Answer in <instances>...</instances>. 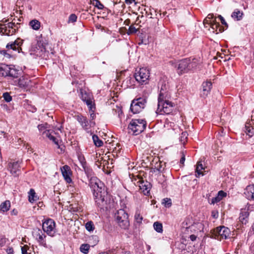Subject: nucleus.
<instances>
[{"mask_svg": "<svg viewBox=\"0 0 254 254\" xmlns=\"http://www.w3.org/2000/svg\"><path fill=\"white\" fill-rule=\"evenodd\" d=\"M89 179V186L93 191V195L96 203L101 208H107L109 196L105 189L104 185L96 177Z\"/></svg>", "mask_w": 254, "mask_h": 254, "instance_id": "obj_1", "label": "nucleus"}, {"mask_svg": "<svg viewBox=\"0 0 254 254\" xmlns=\"http://www.w3.org/2000/svg\"><path fill=\"white\" fill-rule=\"evenodd\" d=\"M166 89L165 85L161 88L158 99L157 114H170L175 109V104L170 100L171 94Z\"/></svg>", "mask_w": 254, "mask_h": 254, "instance_id": "obj_2", "label": "nucleus"}, {"mask_svg": "<svg viewBox=\"0 0 254 254\" xmlns=\"http://www.w3.org/2000/svg\"><path fill=\"white\" fill-rule=\"evenodd\" d=\"M189 63L190 61L188 59L178 61L172 60L169 62L170 65L176 69L177 72L179 75L188 72L190 70V65Z\"/></svg>", "mask_w": 254, "mask_h": 254, "instance_id": "obj_3", "label": "nucleus"}, {"mask_svg": "<svg viewBox=\"0 0 254 254\" xmlns=\"http://www.w3.org/2000/svg\"><path fill=\"white\" fill-rule=\"evenodd\" d=\"M30 55L47 59L48 52L46 51V46L41 41H38L37 43L33 44L30 50Z\"/></svg>", "mask_w": 254, "mask_h": 254, "instance_id": "obj_4", "label": "nucleus"}, {"mask_svg": "<svg viewBox=\"0 0 254 254\" xmlns=\"http://www.w3.org/2000/svg\"><path fill=\"white\" fill-rule=\"evenodd\" d=\"M146 122L143 119H132L130 122L128 128L132 133L137 135L145 128Z\"/></svg>", "mask_w": 254, "mask_h": 254, "instance_id": "obj_5", "label": "nucleus"}, {"mask_svg": "<svg viewBox=\"0 0 254 254\" xmlns=\"http://www.w3.org/2000/svg\"><path fill=\"white\" fill-rule=\"evenodd\" d=\"M203 224L198 222L189 225L188 221L185 220L182 224V232L184 234H189L190 233H196L203 231Z\"/></svg>", "mask_w": 254, "mask_h": 254, "instance_id": "obj_6", "label": "nucleus"}, {"mask_svg": "<svg viewBox=\"0 0 254 254\" xmlns=\"http://www.w3.org/2000/svg\"><path fill=\"white\" fill-rule=\"evenodd\" d=\"M115 218L120 227L124 229L128 228L129 222L127 213L124 209H120L115 214Z\"/></svg>", "mask_w": 254, "mask_h": 254, "instance_id": "obj_7", "label": "nucleus"}, {"mask_svg": "<svg viewBox=\"0 0 254 254\" xmlns=\"http://www.w3.org/2000/svg\"><path fill=\"white\" fill-rule=\"evenodd\" d=\"M19 25L11 22L6 24L0 23V34L1 35L11 36L18 30Z\"/></svg>", "mask_w": 254, "mask_h": 254, "instance_id": "obj_8", "label": "nucleus"}, {"mask_svg": "<svg viewBox=\"0 0 254 254\" xmlns=\"http://www.w3.org/2000/svg\"><path fill=\"white\" fill-rule=\"evenodd\" d=\"M136 81L140 84H146L149 81L150 71L147 68H140L134 75Z\"/></svg>", "mask_w": 254, "mask_h": 254, "instance_id": "obj_9", "label": "nucleus"}, {"mask_svg": "<svg viewBox=\"0 0 254 254\" xmlns=\"http://www.w3.org/2000/svg\"><path fill=\"white\" fill-rule=\"evenodd\" d=\"M147 101L145 98H138L134 99L130 105V109L133 114H137L145 107Z\"/></svg>", "mask_w": 254, "mask_h": 254, "instance_id": "obj_10", "label": "nucleus"}, {"mask_svg": "<svg viewBox=\"0 0 254 254\" xmlns=\"http://www.w3.org/2000/svg\"><path fill=\"white\" fill-rule=\"evenodd\" d=\"M42 228L47 235L53 237L56 232V223L52 219H47L43 222Z\"/></svg>", "mask_w": 254, "mask_h": 254, "instance_id": "obj_11", "label": "nucleus"}, {"mask_svg": "<svg viewBox=\"0 0 254 254\" xmlns=\"http://www.w3.org/2000/svg\"><path fill=\"white\" fill-rule=\"evenodd\" d=\"M75 118L80 124L82 128L87 131H88L89 129L95 125V122L91 121L89 123L87 118L81 114L75 116Z\"/></svg>", "mask_w": 254, "mask_h": 254, "instance_id": "obj_12", "label": "nucleus"}, {"mask_svg": "<svg viewBox=\"0 0 254 254\" xmlns=\"http://www.w3.org/2000/svg\"><path fill=\"white\" fill-rule=\"evenodd\" d=\"M9 82L13 85L18 86L19 87L27 90L30 86L31 81L23 76L18 77L17 79L9 81Z\"/></svg>", "mask_w": 254, "mask_h": 254, "instance_id": "obj_13", "label": "nucleus"}, {"mask_svg": "<svg viewBox=\"0 0 254 254\" xmlns=\"http://www.w3.org/2000/svg\"><path fill=\"white\" fill-rule=\"evenodd\" d=\"M33 236L39 244L44 247H47L46 242V236L39 229H35L33 231Z\"/></svg>", "mask_w": 254, "mask_h": 254, "instance_id": "obj_14", "label": "nucleus"}, {"mask_svg": "<svg viewBox=\"0 0 254 254\" xmlns=\"http://www.w3.org/2000/svg\"><path fill=\"white\" fill-rule=\"evenodd\" d=\"M23 40L18 38L14 42L8 43L6 45V48L9 50H12L18 53L22 51L21 46L23 44Z\"/></svg>", "mask_w": 254, "mask_h": 254, "instance_id": "obj_15", "label": "nucleus"}, {"mask_svg": "<svg viewBox=\"0 0 254 254\" xmlns=\"http://www.w3.org/2000/svg\"><path fill=\"white\" fill-rule=\"evenodd\" d=\"M214 234L216 236H220L221 239H226L230 234V230L224 226L217 227L214 230Z\"/></svg>", "mask_w": 254, "mask_h": 254, "instance_id": "obj_16", "label": "nucleus"}, {"mask_svg": "<svg viewBox=\"0 0 254 254\" xmlns=\"http://www.w3.org/2000/svg\"><path fill=\"white\" fill-rule=\"evenodd\" d=\"M38 128L40 131H44L43 133V135L49 138L50 140H52L55 143V144H56L59 148H60L59 140L56 137L52 135L49 130H46L44 131V130L45 129V127L44 125H38Z\"/></svg>", "mask_w": 254, "mask_h": 254, "instance_id": "obj_17", "label": "nucleus"}, {"mask_svg": "<svg viewBox=\"0 0 254 254\" xmlns=\"http://www.w3.org/2000/svg\"><path fill=\"white\" fill-rule=\"evenodd\" d=\"M9 169L11 174L14 177L18 176L20 173L19 161L9 163Z\"/></svg>", "mask_w": 254, "mask_h": 254, "instance_id": "obj_18", "label": "nucleus"}, {"mask_svg": "<svg viewBox=\"0 0 254 254\" xmlns=\"http://www.w3.org/2000/svg\"><path fill=\"white\" fill-rule=\"evenodd\" d=\"M250 204H247L246 208L241 209V211L239 216V220L243 224L246 223V219L248 217L249 215V212H248V210L250 209Z\"/></svg>", "mask_w": 254, "mask_h": 254, "instance_id": "obj_19", "label": "nucleus"}, {"mask_svg": "<svg viewBox=\"0 0 254 254\" xmlns=\"http://www.w3.org/2000/svg\"><path fill=\"white\" fill-rule=\"evenodd\" d=\"M202 86L203 90L201 93V96L203 98H205L210 93L212 88V83L210 81H206L203 82Z\"/></svg>", "mask_w": 254, "mask_h": 254, "instance_id": "obj_20", "label": "nucleus"}, {"mask_svg": "<svg viewBox=\"0 0 254 254\" xmlns=\"http://www.w3.org/2000/svg\"><path fill=\"white\" fill-rule=\"evenodd\" d=\"M7 73V76L10 78L9 81H13L14 79H17L20 75V72L19 70L16 69L13 66L10 65L9 69Z\"/></svg>", "mask_w": 254, "mask_h": 254, "instance_id": "obj_21", "label": "nucleus"}, {"mask_svg": "<svg viewBox=\"0 0 254 254\" xmlns=\"http://www.w3.org/2000/svg\"><path fill=\"white\" fill-rule=\"evenodd\" d=\"M61 169L62 175L65 181L67 183H70L71 182V179L70 177V170L69 167L67 165H64L62 167Z\"/></svg>", "mask_w": 254, "mask_h": 254, "instance_id": "obj_22", "label": "nucleus"}, {"mask_svg": "<svg viewBox=\"0 0 254 254\" xmlns=\"http://www.w3.org/2000/svg\"><path fill=\"white\" fill-rule=\"evenodd\" d=\"M244 193L248 199L254 200V185L247 186Z\"/></svg>", "mask_w": 254, "mask_h": 254, "instance_id": "obj_23", "label": "nucleus"}, {"mask_svg": "<svg viewBox=\"0 0 254 254\" xmlns=\"http://www.w3.org/2000/svg\"><path fill=\"white\" fill-rule=\"evenodd\" d=\"M138 182L139 184V188L141 190L143 191L144 194L146 195L149 193L150 188V184L148 182H144L143 180H141Z\"/></svg>", "mask_w": 254, "mask_h": 254, "instance_id": "obj_24", "label": "nucleus"}, {"mask_svg": "<svg viewBox=\"0 0 254 254\" xmlns=\"http://www.w3.org/2000/svg\"><path fill=\"white\" fill-rule=\"evenodd\" d=\"M226 196V193L222 190H220L218 192L217 196L214 197L211 199V204H215L219 202L224 197Z\"/></svg>", "mask_w": 254, "mask_h": 254, "instance_id": "obj_25", "label": "nucleus"}, {"mask_svg": "<svg viewBox=\"0 0 254 254\" xmlns=\"http://www.w3.org/2000/svg\"><path fill=\"white\" fill-rule=\"evenodd\" d=\"M10 207V202L9 200H5L1 203L0 205V210L3 212L8 211Z\"/></svg>", "mask_w": 254, "mask_h": 254, "instance_id": "obj_26", "label": "nucleus"}, {"mask_svg": "<svg viewBox=\"0 0 254 254\" xmlns=\"http://www.w3.org/2000/svg\"><path fill=\"white\" fill-rule=\"evenodd\" d=\"M29 25L32 27L33 29L35 30H38L40 28L41 23L38 20L33 19L30 21Z\"/></svg>", "mask_w": 254, "mask_h": 254, "instance_id": "obj_27", "label": "nucleus"}, {"mask_svg": "<svg viewBox=\"0 0 254 254\" xmlns=\"http://www.w3.org/2000/svg\"><path fill=\"white\" fill-rule=\"evenodd\" d=\"M9 69V65H2L0 66V75L2 76L6 77L8 75V70Z\"/></svg>", "mask_w": 254, "mask_h": 254, "instance_id": "obj_28", "label": "nucleus"}, {"mask_svg": "<svg viewBox=\"0 0 254 254\" xmlns=\"http://www.w3.org/2000/svg\"><path fill=\"white\" fill-rule=\"evenodd\" d=\"M204 168L203 167V165L200 161H199L197 162L196 167V171L195 172L196 173V174L195 175L196 177H199V176L203 175V173H202L201 171L203 170Z\"/></svg>", "mask_w": 254, "mask_h": 254, "instance_id": "obj_29", "label": "nucleus"}, {"mask_svg": "<svg viewBox=\"0 0 254 254\" xmlns=\"http://www.w3.org/2000/svg\"><path fill=\"white\" fill-rule=\"evenodd\" d=\"M245 132H246V133L249 136H252L254 134V128L251 126V124L247 123L245 125Z\"/></svg>", "mask_w": 254, "mask_h": 254, "instance_id": "obj_30", "label": "nucleus"}, {"mask_svg": "<svg viewBox=\"0 0 254 254\" xmlns=\"http://www.w3.org/2000/svg\"><path fill=\"white\" fill-rule=\"evenodd\" d=\"M28 194L29 201L30 202H33L37 200V197L34 189H31L28 192Z\"/></svg>", "mask_w": 254, "mask_h": 254, "instance_id": "obj_31", "label": "nucleus"}, {"mask_svg": "<svg viewBox=\"0 0 254 254\" xmlns=\"http://www.w3.org/2000/svg\"><path fill=\"white\" fill-rule=\"evenodd\" d=\"M92 139L95 145L97 147H101L103 144V142L102 140L100 139L99 137L96 135L92 136Z\"/></svg>", "mask_w": 254, "mask_h": 254, "instance_id": "obj_32", "label": "nucleus"}, {"mask_svg": "<svg viewBox=\"0 0 254 254\" xmlns=\"http://www.w3.org/2000/svg\"><path fill=\"white\" fill-rule=\"evenodd\" d=\"M243 15V12L239 10L238 9H236L232 14V17L236 19L237 20H240Z\"/></svg>", "mask_w": 254, "mask_h": 254, "instance_id": "obj_33", "label": "nucleus"}, {"mask_svg": "<svg viewBox=\"0 0 254 254\" xmlns=\"http://www.w3.org/2000/svg\"><path fill=\"white\" fill-rule=\"evenodd\" d=\"M82 100L85 102L86 105H87L89 110H91L92 109L95 108L94 105H92V101L91 99L88 98L86 99L84 95H82Z\"/></svg>", "mask_w": 254, "mask_h": 254, "instance_id": "obj_34", "label": "nucleus"}, {"mask_svg": "<svg viewBox=\"0 0 254 254\" xmlns=\"http://www.w3.org/2000/svg\"><path fill=\"white\" fill-rule=\"evenodd\" d=\"M153 228L154 230L158 233H162L163 232V226L162 223L157 221L154 223Z\"/></svg>", "mask_w": 254, "mask_h": 254, "instance_id": "obj_35", "label": "nucleus"}, {"mask_svg": "<svg viewBox=\"0 0 254 254\" xmlns=\"http://www.w3.org/2000/svg\"><path fill=\"white\" fill-rule=\"evenodd\" d=\"M219 23L216 22V18H215L214 19L212 20V22L210 25V27L213 30L212 32L213 33L216 32V33H218L217 29L219 28Z\"/></svg>", "mask_w": 254, "mask_h": 254, "instance_id": "obj_36", "label": "nucleus"}, {"mask_svg": "<svg viewBox=\"0 0 254 254\" xmlns=\"http://www.w3.org/2000/svg\"><path fill=\"white\" fill-rule=\"evenodd\" d=\"M188 59L190 61L189 64L190 65V69L196 67L199 63L197 59L193 58L191 60L190 59Z\"/></svg>", "mask_w": 254, "mask_h": 254, "instance_id": "obj_37", "label": "nucleus"}, {"mask_svg": "<svg viewBox=\"0 0 254 254\" xmlns=\"http://www.w3.org/2000/svg\"><path fill=\"white\" fill-rule=\"evenodd\" d=\"M90 246L88 244H82L80 247L81 252L87 254L89 252Z\"/></svg>", "mask_w": 254, "mask_h": 254, "instance_id": "obj_38", "label": "nucleus"}, {"mask_svg": "<svg viewBox=\"0 0 254 254\" xmlns=\"http://www.w3.org/2000/svg\"><path fill=\"white\" fill-rule=\"evenodd\" d=\"M134 218L137 223H141L142 222L143 217H142V215H141L140 212L138 210L136 211V212H135V214L134 215Z\"/></svg>", "mask_w": 254, "mask_h": 254, "instance_id": "obj_39", "label": "nucleus"}, {"mask_svg": "<svg viewBox=\"0 0 254 254\" xmlns=\"http://www.w3.org/2000/svg\"><path fill=\"white\" fill-rule=\"evenodd\" d=\"M83 168L84 171H85L86 174L87 175V176L88 178L93 177V171L91 169L89 168L87 165H86L82 167Z\"/></svg>", "mask_w": 254, "mask_h": 254, "instance_id": "obj_40", "label": "nucleus"}, {"mask_svg": "<svg viewBox=\"0 0 254 254\" xmlns=\"http://www.w3.org/2000/svg\"><path fill=\"white\" fill-rule=\"evenodd\" d=\"M138 28H136L134 25H131L129 26L127 32V35H131L135 33L138 30Z\"/></svg>", "mask_w": 254, "mask_h": 254, "instance_id": "obj_41", "label": "nucleus"}, {"mask_svg": "<svg viewBox=\"0 0 254 254\" xmlns=\"http://www.w3.org/2000/svg\"><path fill=\"white\" fill-rule=\"evenodd\" d=\"M188 136V133L187 132L184 131L182 133L180 140V141L183 144H185L186 143V142L187 141Z\"/></svg>", "mask_w": 254, "mask_h": 254, "instance_id": "obj_42", "label": "nucleus"}, {"mask_svg": "<svg viewBox=\"0 0 254 254\" xmlns=\"http://www.w3.org/2000/svg\"><path fill=\"white\" fill-rule=\"evenodd\" d=\"M85 227L87 231H92L94 229L93 223L92 221L87 222L85 224Z\"/></svg>", "mask_w": 254, "mask_h": 254, "instance_id": "obj_43", "label": "nucleus"}, {"mask_svg": "<svg viewBox=\"0 0 254 254\" xmlns=\"http://www.w3.org/2000/svg\"><path fill=\"white\" fill-rule=\"evenodd\" d=\"M162 203L166 207H169L171 206L172 201L170 198H166L163 199Z\"/></svg>", "mask_w": 254, "mask_h": 254, "instance_id": "obj_44", "label": "nucleus"}, {"mask_svg": "<svg viewBox=\"0 0 254 254\" xmlns=\"http://www.w3.org/2000/svg\"><path fill=\"white\" fill-rule=\"evenodd\" d=\"M3 97L4 98V100L7 102H9L10 101H11L12 100V97L11 96L9 95V94L7 92H5L3 94Z\"/></svg>", "mask_w": 254, "mask_h": 254, "instance_id": "obj_45", "label": "nucleus"}, {"mask_svg": "<svg viewBox=\"0 0 254 254\" xmlns=\"http://www.w3.org/2000/svg\"><path fill=\"white\" fill-rule=\"evenodd\" d=\"M76 20H77L76 15L74 14H72L69 16V17L68 18V23H73V22H75L76 21Z\"/></svg>", "mask_w": 254, "mask_h": 254, "instance_id": "obj_46", "label": "nucleus"}, {"mask_svg": "<svg viewBox=\"0 0 254 254\" xmlns=\"http://www.w3.org/2000/svg\"><path fill=\"white\" fill-rule=\"evenodd\" d=\"M78 160L80 161V163L82 166V167L84 166L87 165L86 162L85 160V158L83 156H78Z\"/></svg>", "mask_w": 254, "mask_h": 254, "instance_id": "obj_47", "label": "nucleus"}, {"mask_svg": "<svg viewBox=\"0 0 254 254\" xmlns=\"http://www.w3.org/2000/svg\"><path fill=\"white\" fill-rule=\"evenodd\" d=\"M94 4H95V6L97 7L98 9H102L104 8V5L103 4H102L100 1L98 0H96L95 1V2L94 3Z\"/></svg>", "mask_w": 254, "mask_h": 254, "instance_id": "obj_48", "label": "nucleus"}, {"mask_svg": "<svg viewBox=\"0 0 254 254\" xmlns=\"http://www.w3.org/2000/svg\"><path fill=\"white\" fill-rule=\"evenodd\" d=\"M95 108L92 109L91 110H89V112L90 113V118L91 120H94L96 117V115L94 113Z\"/></svg>", "mask_w": 254, "mask_h": 254, "instance_id": "obj_49", "label": "nucleus"}, {"mask_svg": "<svg viewBox=\"0 0 254 254\" xmlns=\"http://www.w3.org/2000/svg\"><path fill=\"white\" fill-rule=\"evenodd\" d=\"M185 154L184 152H181V158L180 159V163L182 165L184 164L185 161Z\"/></svg>", "mask_w": 254, "mask_h": 254, "instance_id": "obj_50", "label": "nucleus"}, {"mask_svg": "<svg viewBox=\"0 0 254 254\" xmlns=\"http://www.w3.org/2000/svg\"><path fill=\"white\" fill-rule=\"evenodd\" d=\"M211 216L214 219L217 218L218 217V212L216 210H213L211 212Z\"/></svg>", "mask_w": 254, "mask_h": 254, "instance_id": "obj_51", "label": "nucleus"}, {"mask_svg": "<svg viewBox=\"0 0 254 254\" xmlns=\"http://www.w3.org/2000/svg\"><path fill=\"white\" fill-rule=\"evenodd\" d=\"M28 247L27 246H24L21 247V252L22 254H28L27 253Z\"/></svg>", "mask_w": 254, "mask_h": 254, "instance_id": "obj_52", "label": "nucleus"}, {"mask_svg": "<svg viewBox=\"0 0 254 254\" xmlns=\"http://www.w3.org/2000/svg\"><path fill=\"white\" fill-rule=\"evenodd\" d=\"M116 114H118V116L120 117L121 115L122 114L123 112L121 109L119 107H117V109L115 110Z\"/></svg>", "mask_w": 254, "mask_h": 254, "instance_id": "obj_53", "label": "nucleus"}, {"mask_svg": "<svg viewBox=\"0 0 254 254\" xmlns=\"http://www.w3.org/2000/svg\"><path fill=\"white\" fill-rule=\"evenodd\" d=\"M212 22V20H210L208 19V18H206L203 21V23H204V24H207L209 25H210Z\"/></svg>", "mask_w": 254, "mask_h": 254, "instance_id": "obj_54", "label": "nucleus"}, {"mask_svg": "<svg viewBox=\"0 0 254 254\" xmlns=\"http://www.w3.org/2000/svg\"><path fill=\"white\" fill-rule=\"evenodd\" d=\"M7 254H13V250L12 248H8L6 250Z\"/></svg>", "mask_w": 254, "mask_h": 254, "instance_id": "obj_55", "label": "nucleus"}, {"mask_svg": "<svg viewBox=\"0 0 254 254\" xmlns=\"http://www.w3.org/2000/svg\"><path fill=\"white\" fill-rule=\"evenodd\" d=\"M197 236L195 235L194 234H191L190 236V240L192 242L195 241L196 239Z\"/></svg>", "mask_w": 254, "mask_h": 254, "instance_id": "obj_56", "label": "nucleus"}, {"mask_svg": "<svg viewBox=\"0 0 254 254\" xmlns=\"http://www.w3.org/2000/svg\"><path fill=\"white\" fill-rule=\"evenodd\" d=\"M206 18H208V19L210 20H212L214 19H213L214 15L212 13H210V14H208V15L207 16Z\"/></svg>", "mask_w": 254, "mask_h": 254, "instance_id": "obj_57", "label": "nucleus"}, {"mask_svg": "<svg viewBox=\"0 0 254 254\" xmlns=\"http://www.w3.org/2000/svg\"><path fill=\"white\" fill-rule=\"evenodd\" d=\"M125 2L128 5L132 4L133 2H134L135 4L136 3L135 2V0H125Z\"/></svg>", "mask_w": 254, "mask_h": 254, "instance_id": "obj_58", "label": "nucleus"}, {"mask_svg": "<svg viewBox=\"0 0 254 254\" xmlns=\"http://www.w3.org/2000/svg\"><path fill=\"white\" fill-rule=\"evenodd\" d=\"M169 124H170V127H172V128L174 129V127L175 126L174 123H171V122L169 123V122H167V121L166 123V125L167 126V127L169 126Z\"/></svg>", "mask_w": 254, "mask_h": 254, "instance_id": "obj_59", "label": "nucleus"}, {"mask_svg": "<svg viewBox=\"0 0 254 254\" xmlns=\"http://www.w3.org/2000/svg\"><path fill=\"white\" fill-rule=\"evenodd\" d=\"M251 118H252V121H254V111L252 112Z\"/></svg>", "mask_w": 254, "mask_h": 254, "instance_id": "obj_60", "label": "nucleus"}, {"mask_svg": "<svg viewBox=\"0 0 254 254\" xmlns=\"http://www.w3.org/2000/svg\"><path fill=\"white\" fill-rule=\"evenodd\" d=\"M221 22L222 24H223V25H227V23L226 22L224 19H223V20H221Z\"/></svg>", "mask_w": 254, "mask_h": 254, "instance_id": "obj_61", "label": "nucleus"}, {"mask_svg": "<svg viewBox=\"0 0 254 254\" xmlns=\"http://www.w3.org/2000/svg\"><path fill=\"white\" fill-rule=\"evenodd\" d=\"M123 254H131L130 252L128 251H125L123 252Z\"/></svg>", "mask_w": 254, "mask_h": 254, "instance_id": "obj_62", "label": "nucleus"}, {"mask_svg": "<svg viewBox=\"0 0 254 254\" xmlns=\"http://www.w3.org/2000/svg\"><path fill=\"white\" fill-rule=\"evenodd\" d=\"M218 17L220 19V20L221 21V20H223L224 18L221 15H219L218 16Z\"/></svg>", "mask_w": 254, "mask_h": 254, "instance_id": "obj_63", "label": "nucleus"}, {"mask_svg": "<svg viewBox=\"0 0 254 254\" xmlns=\"http://www.w3.org/2000/svg\"><path fill=\"white\" fill-rule=\"evenodd\" d=\"M218 17L220 19V20L221 21V20H223L224 18L221 15H219L218 16Z\"/></svg>", "mask_w": 254, "mask_h": 254, "instance_id": "obj_64", "label": "nucleus"}]
</instances>
